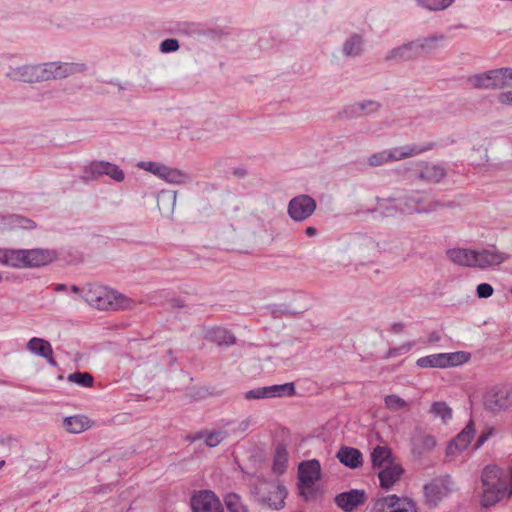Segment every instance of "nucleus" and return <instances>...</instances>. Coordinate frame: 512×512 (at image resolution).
I'll use <instances>...</instances> for the list:
<instances>
[{
    "instance_id": "38",
    "label": "nucleus",
    "mask_w": 512,
    "mask_h": 512,
    "mask_svg": "<svg viewBox=\"0 0 512 512\" xmlns=\"http://www.w3.org/2000/svg\"><path fill=\"white\" fill-rule=\"evenodd\" d=\"M391 450L385 446H377L371 453V460L374 467H381L390 464Z\"/></svg>"
},
{
    "instance_id": "2",
    "label": "nucleus",
    "mask_w": 512,
    "mask_h": 512,
    "mask_svg": "<svg viewBox=\"0 0 512 512\" xmlns=\"http://www.w3.org/2000/svg\"><path fill=\"white\" fill-rule=\"evenodd\" d=\"M56 258V252L50 249L0 248V265L16 269L38 268L50 264Z\"/></svg>"
},
{
    "instance_id": "57",
    "label": "nucleus",
    "mask_w": 512,
    "mask_h": 512,
    "mask_svg": "<svg viewBox=\"0 0 512 512\" xmlns=\"http://www.w3.org/2000/svg\"><path fill=\"white\" fill-rule=\"evenodd\" d=\"M305 232L308 236H314L316 234V228L309 226L306 228Z\"/></svg>"
},
{
    "instance_id": "44",
    "label": "nucleus",
    "mask_w": 512,
    "mask_h": 512,
    "mask_svg": "<svg viewBox=\"0 0 512 512\" xmlns=\"http://www.w3.org/2000/svg\"><path fill=\"white\" fill-rule=\"evenodd\" d=\"M390 163L387 149L371 154L367 158V164L371 167H378Z\"/></svg>"
},
{
    "instance_id": "55",
    "label": "nucleus",
    "mask_w": 512,
    "mask_h": 512,
    "mask_svg": "<svg viewBox=\"0 0 512 512\" xmlns=\"http://www.w3.org/2000/svg\"><path fill=\"white\" fill-rule=\"evenodd\" d=\"M404 328V325L402 323H394L391 327L392 332L394 333H400Z\"/></svg>"
},
{
    "instance_id": "32",
    "label": "nucleus",
    "mask_w": 512,
    "mask_h": 512,
    "mask_svg": "<svg viewBox=\"0 0 512 512\" xmlns=\"http://www.w3.org/2000/svg\"><path fill=\"white\" fill-rule=\"evenodd\" d=\"M363 51V38L354 34L343 44V53L347 57L359 56Z\"/></svg>"
},
{
    "instance_id": "37",
    "label": "nucleus",
    "mask_w": 512,
    "mask_h": 512,
    "mask_svg": "<svg viewBox=\"0 0 512 512\" xmlns=\"http://www.w3.org/2000/svg\"><path fill=\"white\" fill-rule=\"evenodd\" d=\"M224 503L228 512H249L247 505L236 493H228L224 497Z\"/></svg>"
},
{
    "instance_id": "7",
    "label": "nucleus",
    "mask_w": 512,
    "mask_h": 512,
    "mask_svg": "<svg viewBox=\"0 0 512 512\" xmlns=\"http://www.w3.org/2000/svg\"><path fill=\"white\" fill-rule=\"evenodd\" d=\"M317 207L316 201L309 195L301 194L293 197L287 206L289 217L295 222H303L310 218Z\"/></svg>"
},
{
    "instance_id": "12",
    "label": "nucleus",
    "mask_w": 512,
    "mask_h": 512,
    "mask_svg": "<svg viewBox=\"0 0 512 512\" xmlns=\"http://www.w3.org/2000/svg\"><path fill=\"white\" fill-rule=\"evenodd\" d=\"M510 259V255L495 247L475 250V268L487 269L499 266Z\"/></svg>"
},
{
    "instance_id": "54",
    "label": "nucleus",
    "mask_w": 512,
    "mask_h": 512,
    "mask_svg": "<svg viewBox=\"0 0 512 512\" xmlns=\"http://www.w3.org/2000/svg\"><path fill=\"white\" fill-rule=\"evenodd\" d=\"M455 0H438V11L448 8Z\"/></svg>"
},
{
    "instance_id": "23",
    "label": "nucleus",
    "mask_w": 512,
    "mask_h": 512,
    "mask_svg": "<svg viewBox=\"0 0 512 512\" xmlns=\"http://www.w3.org/2000/svg\"><path fill=\"white\" fill-rule=\"evenodd\" d=\"M26 347L31 353L47 359L50 365L56 366V362L53 359L52 346L48 341L42 338L33 337L28 341Z\"/></svg>"
},
{
    "instance_id": "39",
    "label": "nucleus",
    "mask_w": 512,
    "mask_h": 512,
    "mask_svg": "<svg viewBox=\"0 0 512 512\" xmlns=\"http://www.w3.org/2000/svg\"><path fill=\"white\" fill-rule=\"evenodd\" d=\"M430 413L435 417L440 418L445 424L451 420L453 414L452 409L444 401H436L432 403Z\"/></svg>"
},
{
    "instance_id": "31",
    "label": "nucleus",
    "mask_w": 512,
    "mask_h": 512,
    "mask_svg": "<svg viewBox=\"0 0 512 512\" xmlns=\"http://www.w3.org/2000/svg\"><path fill=\"white\" fill-rule=\"evenodd\" d=\"M288 451L283 444H278L275 448L272 470L275 474H283L287 469Z\"/></svg>"
},
{
    "instance_id": "60",
    "label": "nucleus",
    "mask_w": 512,
    "mask_h": 512,
    "mask_svg": "<svg viewBox=\"0 0 512 512\" xmlns=\"http://www.w3.org/2000/svg\"><path fill=\"white\" fill-rule=\"evenodd\" d=\"M234 174L239 176V177H244L246 175V172L244 170L237 169V170L234 171Z\"/></svg>"
},
{
    "instance_id": "8",
    "label": "nucleus",
    "mask_w": 512,
    "mask_h": 512,
    "mask_svg": "<svg viewBox=\"0 0 512 512\" xmlns=\"http://www.w3.org/2000/svg\"><path fill=\"white\" fill-rule=\"evenodd\" d=\"M84 63L48 62L42 64L43 81L65 78L86 71Z\"/></svg>"
},
{
    "instance_id": "34",
    "label": "nucleus",
    "mask_w": 512,
    "mask_h": 512,
    "mask_svg": "<svg viewBox=\"0 0 512 512\" xmlns=\"http://www.w3.org/2000/svg\"><path fill=\"white\" fill-rule=\"evenodd\" d=\"M380 104L376 101L366 100L353 104L350 109V114L360 116L362 114H372L378 111Z\"/></svg>"
},
{
    "instance_id": "47",
    "label": "nucleus",
    "mask_w": 512,
    "mask_h": 512,
    "mask_svg": "<svg viewBox=\"0 0 512 512\" xmlns=\"http://www.w3.org/2000/svg\"><path fill=\"white\" fill-rule=\"evenodd\" d=\"M250 421L249 420H241L239 422H226L223 427L229 428L227 429L230 433H243L246 431L249 427Z\"/></svg>"
},
{
    "instance_id": "21",
    "label": "nucleus",
    "mask_w": 512,
    "mask_h": 512,
    "mask_svg": "<svg viewBox=\"0 0 512 512\" xmlns=\"http://www.w3.org/2000/svg\"><path fill=\"white\" fill-rule=\"evenodd\" d=\"M420 57L414 41L405 43L390 50L385 56L386 60L410 61Z\"/></svg>"
},
{
    "instance_id": "3",
    "label": "nucleus",
    "mask_w": 512,
    "mask_h": 512,
    "mask_svg": "<svg viewBox=\"0 0 512 512\" xmlns=\"http://www.w3.org/2000/svg\"><path fill=\"white\" fill-rule=\"evenodd\" d=\"M503 470L497 465H487L481 475L482 494L481 505L483 507H491L501 501L505 496L509 495V485L503 478Z\"/></svg>"
},
{
    "instance_id": "41",
    "label": "nucleus",
    "mask_w": 512,
    "mask_h": 512,
    "mask_svg": "<svg viewBox=\"0 0 512 512\" xmlns=\"http://www.w3.org/2000/svg\"><path fill=\"white\" fill-rule=\"evenodd\" d=\"M7 225L12 229H32L35 227V223L20 215H9L5 217Z\"/></svg>"
},
{
    "instance_id": "36",
    "label": "nucleus",
    "mask_w": 512,
    "mask_h": 512,
    "mask_svg": "<svg viewBox=\"0 0 512 512\" xmlns=\"http://www.w3.org/2000/svg\"><path fill=\"white\" fill-rule=\"evenodd\" d=\"M385 408L392 411L398 412L402 410H409V403L397 394H389L384 397Z\"/></svg>"
},
{
    "instance_id": "56",
    "label": "nucleus",
    "mask_w": 512,
    "mask_h": 512,
    "mask_svg": "<svg viewBox=\"0 0 512 512\" xmlns=\"http://www.w3.org/2000/svg\"><path fill=\"white\" fill-rule=\"evenodd\" d=\"M203 437H205L204 432H198V433H196V434H194V435H190V436L188 437V439H189L190 441H192V442H193V441L200 440V439H202Z\"/></svg>"
},
{
    "instance_id": "50",
    "label": "nucleus",
    "mask_w": 512,
    "mask_h": 512,
    "mask_svg": "<svg viewBox=\"0 0 512 512\" xmlns=\"http://www.w3.org/2000/svg\"><path fill=\"white\" fill-rule=\"evenodd\" d=\"M417 4L430 11H438V0H416Z\"/></svg>"
},
{
    "instance_id": "11",
    "label": "nucleus",
    "mask_w": 512,
    "mask_h": 512,
    "mask_svg": "<svg viewBox=\"0 0 512 512\" xmlns=\"http://www.w3.org/2000/svg\"><path fill=\"white\" fill-rule=\"evenodd\" d=\"M191 507L193 512L224 511L219 498L210 490H203L193 495L191 499Z\"/></svg>"
},
{
    "instance_id": "61",
    "label": "nucleus",
    "mask_w": 512,
    "mask_h": 512,
    "mask_svg": "<svg viewBox=\"0 0 512 512\" xmlns=\"http://www.w3.org/2000/svg\"><path fill=\"white\" fill-rule=\"evenodd\" d=\"M4 464H5V461H4V460L0 461V468H1V467H3V466H4Z\"/></svg>"
},
{
    "instance_id": "49",
    "label": "nucleus",
    "mask_w": 512,
    "mask_h": 512,
    "mask_svg": "<svg viewBox=\"0 0 512 512\" xmlns=\"http://www.w3.org/2000/svg\"><path fill=\"white\" fill-rule=\"evenodd\" d=\"M477 295L479 298H488L493 294V287L488 283H481L477 286Z\"/></svg>"
},
{
    "instance_id": "53",
    "label": "nucleus",
    "mask_w": 512,
    "mask_h": 512,
    "mask_svg": "<svg viewBox=\"0 0 512 512\" xmlns=\"http://www.w3.org/2000/svg\"><path fill=\"white\" fill-rule=\"evenodd\" d=\"M489 436H490V432L481 434L479 436V438L477 439V442L475 444V449L480 448L487 441Z\"/></svg>"
},
{
    "instance_id": "17",
    "label": "nucleus",
    "mask_w": 512,
    "mask_h": 512,
    "mask_svg": "<svg viewBox=\"0 0 512 512\" xmlns=\"http://www.w3.org/2000/svg\"><path fill=\"white\" fill-rule=\"evenodd\" d=\"M365 500V492L357 489L342 492L335 497L336 505L345 512H352L355 508L364 504Z\"/></svg>"
},
{
    "instance_id": "62",
    "label": "nucleus",
    "mask_w": 512,
    "mask_h": 512,
    "mask_svg": "<svg viewBox=\"0 0 512 512\" xmlns=\"http://www.w3.org/2000/svg\"><path fill=\"white\" fill-rule=\"evenodd\" d=\"M432 340H438V337L432 336Z\"/></svg>"
},
{
    "instance_id": "13",
    "label": "nucleus",
    "mask_w": 512,
    "mask_h": 512,
    "mask_svg": "<svg viewBox=\"0 0 512 512\" xmlns=\"http://www.w3.org/2000/svg\"><path fill=\"white\" fill-rule=\"evenodd\" d=\"M5 75L12 81L26 83L41 82L43 81L42 64L10 67Z\"/></svg>"
},
{
    "instance_id": "9",
    "label": "nucleus",
    "mask_w": 512,
    "mask_h": 512,
    "mask_svg": "<svg viewBox=\"0 0 512 512\" xmlns=\"http://www.w3.org/2000/svg\"><path fill=\"white\" fill-rule=\"evenodd\" d=\"M295 394L294 383H285L279 385H271L266 387H258L247 391L244 394L246 400H259L283 396H292Z\"/></svg>"
},
{
    "instance_id": "20",
    "label": "nucleus",
    "mask_w": 512,
    "mask_h": 512,
    "mask_svg": "<svg viewBox=\"0 0 512 512\" xmlns=\"http://www.w3.org/2000/svg\"><path fill=\"white\" fill-rule=\"evenodd\" d=\"M411 444L413 453L422 455L431 452L436 447L437 442L434 436L425 433L421 429H416Z\"/></svg>"
},
{
    "instance_id": "46",
    "label": "nucleus",
    "mask_w": 512,
    "mask_h": 512,
    "mask_svg": "<svg viewBox=\"0 0 512 512\" xmlns=\"http://www.w3.org/2000/svg\"><path fill=\"white\" fill-rule=\"evenodd\" d=\"M138 167L158 176L161 178L165 165L152 162V161H142L138 163Z\"/></svg>"
},
{
    "instance_id": "51",
    "label": "nucleus",
    "mask_w": 512,
    "mask_h": 512,
    "mask_svg": "<svg viewBox=\"0 0 512 512\" xmlns=\"http://www.w3.org/2000/svg\"><path fill=\"white\" fill-rule=\"evenodd\" d=\"M411 348H412V344L411 343H404L401 346H399L398 348L390 349L389 352H388V356L389 357H393V356H396L398 354L408 352V351L411 350Z\"/></svg>"
},
{
    "instance_id": "6",
    "label": "nucleus",
    "mask_w": 512,
    "mask_h": 512,
    "mask_svg": "<svg viewBox=\"0 0 512 512\" xmlns=\"http://www.w3.org/2000/svg\"><path fill=\"white\" fill-rule=\"evenodd\" d=\"M104 175L109 176L116 182H122L125 178L123 170L118 165L102 160L92 161L86 165L81 178L87 182Z\"/></svg>"
},
{
    "instance_id": "63",
    "label": "nucleus",
    "mask_w": 512,
    "mask_h": 512,
    "mask_svg": "<svg viewBox=\"0 0 512 512\" xmlns=\"http://www.w3.org/2000/svg\"><path fill=\"white\" fill-rule=\"evenodd\" d=\"M432 340H438V337L432 336Z\"/></svg>"
},
{
    "instance_id": "29",
    "label": "nucleus",
    "mask_w": 512,
    "mask_h": 512,
    "mask_svg": "<svg viewBox=\"0 0 512 512\" xmlns=\"http://www.w3.org/2000/svg\"><path fill=\"white\" fill-rule=\"evenodd\" d=\"M162 180L170 184H186L191 181V177L188 173L183 170L171 168L165 165L163 173L161 175Z\"/></svg>"
},
{
    "instance_id": "5",
    "label": "nucleus",
    "mask_w": 512,
    "mask_h": 512,
    "mask_svg": "<svg viewBox=\"0 0 512 512\" xmlns=\"http://www.w3.org/2000/svg\"><path fill=\"white\" fill-rule=\"evenodd\" d=\"M299 491L305 500L315 496L314 484L321 477V465L318 460L312 459L302 462L298 467Z\"/></svg>"
},
{
    "instance_id": "19",
    "label": "nucleus",
    "mask_w": 512,
    "mask_h": 512,
    "mask_svg": "<svg viewBox=\"0 0 512 512\" xmlns=\"http://www.w3.org/2000/svg\"><path fill=\"white\" fill-rule=\"evenodd\" d=\"M268 493V496H261L259 502L276 510L281 509L287 496L286 488L280 483L269 484Z\"/></svg>"
},
{
    "instance_id": "40",
    "label": "nucleus",
    "mask_w": 512,
    "mask_h": 512,
    "mask_svg": "<svg viewBox=\"0 0 512 512\" xmlns=\"http://www.w3.org/2000/svg\"><path fill=\"white\" fill-rule=\"evenodd\" d=\"M229 436V431L222 426V429L213 430L205 434V444L214 448L221 444Z\"/></svg>"
},
{
    "instance_id": "52",
    "label": "nucleus",
    "mask_w": 512,
    "mask_h": 512,
    "mask_svg": "<svg viewBox=\"0 0 512 512\" xmlns=\"http://www.w3.org/2000/svg\"><path fill=\"white\" fill-rule=\"evenodd\" d=\"M176 197H177V192H173V193L161 192L159 195L158 201L166 199L168 201H171L172 207H174L176 204Z\"/></svg>"
},
{
    "instance_id": "27",
    "label": "nucleus",
    "mask_w": 512,
    "mask_h": 512,
    "mask_svg": "<svg viewBox=\"0 0 512 512\" xmlns=\"http://www.w3.org/2000/svg\"><path fill=\"white\" fill-rule=\"evenodd\" d=\"M445 496L444 487L437 481H433L424 486L425 504L434 508Z\"/></svg>"
},
{
    "instance_id": "14",
    "label": "nucleus",
    "mask_w": 512,
    "mask_h": 512,
    "mask_svg": "<svg viewBox=\"0 0 512 512\" xmlns=\"http://www.w3.org/2000/svg\"><path fill=\"white\" fill-rule=\"evenodd\" d=\"M484 406L491 412L508 409L512 406V391L507 389L489 391L484 397Z\"/></svg>"
},
{
    "instance_id": "42",
    "label": "nucleus",
    "mask_w": 512,
    "mask_h": 512,
    "mask_svg": "<svg viewBox=\"0 0 512 512\" xmlns=\"http://www.w3.org/2000/svg\"><path fill=\"white\" fill-rule=\"evenodd\" d=\"M69 382L82 387H91L94 383L93 376L88 372H74L67 376Z\"/></svg>"
},
{
    "instance_id": "16",
    "label": "nucleus",
    "mask_w": 512,
    "mask_h": 512,
    "mask_svg": "<svg viewBox=\"0 0 512 512\" xmlns=\"http://www.w3.org/2000/svg\"><path fill=\"white\" fill-rule=\"evenodd\" d=\"M418 179L427 183H439L447 175L444 166L420 161L416 163Z\"/></svg>"
},
{
    "instance_id": "33",
    "label": "nucleus",
    "mask_w": 512,
    "mask_h": 512,
    "mask_svg": "<svg viewBox=\"0 0 512 512\" xmlns=\"http://www.w3.org/2000/svg\"><path fill=\"white\" fill-rule=\"evenodd\" d=\"M208 338L218 345H232L235 343V337L227 329L216 327L208 332Z\"/></svg>"
},
{
    "instance_id": "58",
    "label": "nucleus",
    "mask_w": 512,
    "mask_h": 512,
    "mask_svg": "<svg viewBox=\"0 0 512 512\" xmlns=\"http://www.w3.org/2000/svg\"><path fill=\"white\" fill-rule=\"evenodd\" d=\"M67 289L66 284H57L54 288L56 292L65 291Z\"/></svg>"
},
{
    "instance_id": "25",
    "label": "nucleus",
    "mask_w": 512,
    "mask_h": 512,
    "mask_svg": "<svg viewBox=\"0 0 512 512\" xmlns=\"http://www.w3.org/2000/svg\"><path fill=\"white\" fill-rule=\"evenodd\" d=\"M450 261L460 266L475 267V250L455 248L447 251Z\"/></svg>"
},
{
    "instance_id": "4",
    "label": "nucleus",
    "mask_w": 512,
    "mask_h": 512,
    "mask_svg": "<svg viewBox=\"0 0 512 512\" xmlns=\"http://www.w3.org/2000/svg\"><path fill=\"white\" fill-rule=\"evenodd\" d=\"M87 304L100 310H119L130 307L131 301L124 295L98 284L88 285L83 290Z\"/></svg>"
},
{
    "instance_id": "59",
    "label": "nucleus",
    "mask_w": 512,
    "mask_h": 512,
    "mask_svg": "<svg viewBox=\"0 0 512 512\" xmlns=\"http://www.w3.org/2000/svg\"><path fill=\"white\" fill-rule=\"evenodd\" d=\"M70 289H71V291H72L73 293H76V294H80V293L82 292V291H81V289H80L78 286H76V285H72V286L70 287Z\"/></svg>"
},
{
    "instance_id": "18",
    "label": "nucleus",
    "mask_w": 512,
    "mask_h": 512,
    "mask_svg": "<svg viewBox=\"0 0 512 512\" xmlns=\"http://www.w3.org/2000/svg\"><path fill=\"white\" fill-rule=\"evenodd\" d=\"M474 435H475L474 424H473V421H470L466 425V427L455 438H453L449 442V444L446 448V455L453 456L456 453H459V452L465 450L468 447V445L470 444Z\"/></svg>"
},
{
    "instance_id": "35",
    "label": "nucleus",
    "mask_w": 512,
    "mask_h": 512,
    "mask_svg": "<svg viewBox=\"0 0 512 512\" xmlns=\"http://www.w3.org/2000/svg\"><path fill=\"white\" fill-rule=\"evenodd\" d=\"M416 364L420 368H446L443 353L421 357Z\"/></svg>"
},
{
    "instance_id": "15",
    "label": "nucleus",
    "mask_w": 512,
    "mask_h": 512,
    "mask_svg": "<svg viewBox=\"0 0 512 512\" xmlns=\"http://www.w3.org/2000/svg\"><path fill=\"white\" fill-rule=\"evenodd\" d=\"M433 146V143H429L427 145L406 144L403 146L387 149V151L390 163H392L420 155L426 151L431 150Z\"/></svg>"
},
{
    "instance_id": "45",
    "label": "nucleus",
    "mask_w": 512,
    "mask_h": 512,
    "mask_svg": "<svg viewBox=\"0 0 512 512\" xmlns=\"http://www.w3.org/2000/svg\"><path fill=\"white\" fill-rule=\"evenodd\" d=\"M443 355L446 368L462 364L468 359L463 352L443 353Z\"/></svg>"
},
{
    "instance_id": "30",
    "label": "nucleus",
    "mask_w": 512,
    "mask_h": 512,
    "mask_svg": "<svg viewBox=\"0 0 512 512\" xmlns=\"http://www.w3.org/2000/svg\"><path fill=\"white\" fill-rule=\"evenodd\" d=\"M90 420L81 415L69 416L64 419V427L71 433H81L90 428Z\"/></svg>"
},
{
    "instance_id": "43",
    "label": "nucleus",
    "mask_w": 512,
    "mask_h": 512,
    "mask_svg": "<svg viewBox=\"0 0 512 512\" xmlns=\"http://www.w3.org/2000/svg\"><path fill=\"white\" fill-rule=\"evenodd\" d=\"M440 39H443V36H441ZM438 40L439 38L436 36L424 37L414 40L419 55L421 56L422 53L433 50L436 47Z\"/></svg>"
},
{
    "instance_id": "48",
    "label": "nucleus",
    "mask_w": 512,
    "mask_h": 512,
    "mask_svg": "<svg viewBox=\"0 0 512 512\" xmlns=\"http://www.w3.org/2000/svg\"><path fill=\"white\" fill-rule=\"evenodd\" d=\"M179 49V42L174 38L165 39L160 44V51L163 53L174 52Z\"/></svg>"
},
{
    "instance_id": "24",
    "label": "nucleus",
    "mask_w": 512,
    "mask_h": 512,
    "mask_svg": "<svg viewBox=\"0 0 512 512\" xmlns=\"http://www.w3.org/2000/svg\"><path fill=\"white\" fill-rule=\"evenodd\" d=\"M338 460L345 466L356 469L362 466V453L353 447L343 446L337 452Z\"/></svg>"
},
{
    "instance_id": "26",
    "label": "nucleus",
    "mask_w": 512,
    "mask_h": 512,
    "mask_svg": "<svg viewBox=\"0 0 512 512\" xmlns=\"http://www.w3.org/2000/svg\"><path fill=\"white\" fill-rule=\"evenodd\" d=\"M402 474L403 469L400 465L389 464L378 474L381 487L385 489L391 488L400 479Z\"/></svg>"
},
{
    "instance_id": "1",
    "label": "nucleus",
    "mask_w": 512,
    "mask_h": 512,
    "mask_svg": "<svg viewBox=\"0 0 512 512\" xmlns=\"http://www.w3.org/2000/svg\"><path fill=\"white\" fill-rule=\"evenodd\" d=\"M476 89L501 90L496 102L503 107H512V67H501L478 73L468 78Z\"/></svg>"
},
{
    "instance_id": "22",
    "label": "nucleus",
    "mask_w": 512,
    "mask_h": 512,
    "mask_svg": "<svg viewBox=\"0 0 512 512\" xmlns=\"http://www.w3.org/2000/svg\"><path fill=\"white\" fill-rule=\"evenodd\" d=\"M385 504L391 509V512H418L415 502L407 497H398L396 495H389L385 497L377 506Z\"/></svg>"
},
{
    "instance_id": "10",
    "label": "nucleus",
    "mask_w": 512,
    "mask_h": 512,
    "mask_svg": "<svg viewBox=\"0 0 512 512\" xmlns=\"http://www.w3.org/2000/svg\"><path fill=\"white\" fill-rule=\"evenodd\" d=\"M440 206L438 201H428L424 195L414 193L405 198L400 210L402 214H427L437 210Z\"/></svg>"
},
{
    "instance_id": "28",
    "label": "nucleus",
    "mask_w": 512,
    "mask_h": 512,
    "mask_svg": "<svg viewBox=\"0 0 512 512\" xmlns=\"http://www.w3.org/2000/svg\"><path fill=\"white\" fill-rule=\"evenodd\" d=\"M377 204L374 209L375 212L379 213L382 217H394L398 213H401V207L398 205L395 199L392 198H376Z\"/></svg>"
}]
</instances>
